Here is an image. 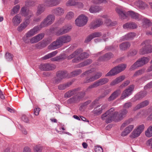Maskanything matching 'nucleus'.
Segmentation results:
<instances>
[{"instance_id":"7c9ffc66","label":"nucleus","mask_w":152,"mask_h":152,"mask_svg":"<svg viewBox=\"0 0 152 152\" xmlns=\"http://www.w3.org/2000/svg\"><path fill=\"white\" fill-rule=\"evenodd\" d=\"M133 125H131L126 127L124 130V132L121 133V135L123 136H125L129 134L132 130L134 128Z\"/></svg>"},{"instance_id":"39448f33","label":"nucleus","mask_w":152,"mask_h":152,"mask_svg":"<svg viewBox=\"0 0 152 152\" xmlns=\"http://www.w3.org/2000/svg\"><path fill=\"white\" fill-rule=\"evenodd\" d=\"M72 28V26L69 25H66L61 28H58L55 31L56 34L57 36L64 34L69 32Z\"/></svg>"},{"instance_id":"6e6d98bb","label":"nucleus","mask_w":152,"mask_h":152,"mask_svg":"<svg viewBox=\"0 0 152 152\" xmlns=\"http://www.w3.org/2000/svg\"><path fill=\"white\" fill-rule=\"evenodd\" d=\"M79 101V99L77 98V96H75L69 99L68 101L69 103H71L76 102Z\"/></svg>"},{"instance_id":"f03ea898","label":"nucleus","mask_w":152,"mask_h":152,"mask_svg":"<svg viewBox=\"0 0 152 152\" xmlns=\"http://www.w3.org/2000/svg\"><path fill=\"white\" fill-rule=\"evenodd\" d=\"M118 112L115 111L114 108L112 107L103 114L101 118L107 123L111 122L113 120L116 121V116Z\"/></svg>"},{"instance_id":"473e14b6","label":"nucleus","mask_w":152,"mask_h":152,"mask_svg":"<svg viewBox=\"0 0 152 152\" xmlns=\"http://www.w3.org/2000/svg\"><path fill=\"white\" fill-rule=\"evenodd\" d=\"M77 89H74L70 90L66 92L64 95L65 98H69L77 94Z\"/></svg>"},{"instance_id":"cd10ccee","label":"nucleus","mask_w":152,"mask_h":152,"mask_svg":"<svg viewBox=\"0 0 152 152\" xmlns=\"http://www.w3.org/2000/svg\"><path fill=\"white\" fill-rule=\"evenodd\" d=\"M120 72L118 67L116 66L112 69L109 72L106 74L105 76H111L115 75Z\"/></svg>"},{"instance_id":"f704fd0d","label":"nucleus","mask_w":152,"mask_h":152,"mask_svg":"<svg viewBox=\"0 0 152 152\" xmlns=\"http://www.w3.org/2000/svg\"><path fill=\"white\" fill-rule=\"evenodd\" d=\"M125 78V77L124 75L119 76L113 80L110 84V85L111 86H113L117 84L123 80Z\"/></svg>"},{"instance_id":"bb28decb","label":"nucleus","mask_w":152,"mask_h":152,"mask_svg":"<svg viewBox=\"0 0 152 152\" xmlns=\"http://www.w3.org/2000/svg\"><path fill=\"white\" fill-rule=\"evenodd\" d=\"M63 45L64 44L70 42L72 39L71 36L68 35H65L59 37Z\"/></svg>"},{"instance_id":"37998d69","label":"nucleus","mask_w":152,"mask_h":152,"mask_svg":"<svg viewBox=\"0 0 152 152\" xmlns=\"http://www.w3.org/2000/svg\"><path fill=\"white\" fill-rule=\"evenodd\" d=\"M130 46V44L128 42H123L120 45V48L121 50H124L127 49Z\"/></svg>"},{"instance_id":"f3484780","label":"nucleus","mask_w":152,"mask_h":152,"mask_svg":"<svg viewBox=\"0 0 152 152\" xmlns=\"http://www.w3.org/2000/svg\"><path fill=\"white\" fill-rule=\"evenodd\" d=\"M45 34L43 33L39 34L32 38L30 39V42L33 44L36 43L42 39L44 37Z\"/></svg>"},{"instance_id":"774afa93","label":"nucleus","mask_w":152,"mask_h":152,"mask_svg":"<svg viewBox=\"0 0 152 152\" xmlns=\"http://www.w3.org/2000/svg\"><path fill=\"white\" fill-rule=\"evenodd\" d=\"M42 147L40 145H36L34 148V152H42Z\"/></svg>"},{"instance_id":"864d4df0","label":"nucleus","mask_w":152,"mask_h":152,"mask_svg":"<svg viewBox=\"0 0 152 152\" xmlns=\"http://www.w3.org/2000/svg\"><path fill=\"white\" fill-rule=\"evenodd\" d=\"M74 16V14L73 12L70 11L68 12L65 18L68 20H70L73 18Z\"/></svg>"},{"instance_id":"2f4dec72","label":"nucleus","mask_w":152,"mask_h":152,"mask_svg":"<svg viewBox=\"0 0 152 152\" xmlns=\"http://www.w3.org/2000/svg\"><path fill=\"white\" fill-rule=\"evenodd\" d=\"M103 23V22L101 20H97L94 23L91 24L90 28L95 29L99 27Z\"/></svg>"},{"instance_id":"4c0bfd02","label":"nucleus","mask_w":152,"mask_h":152,"mask_svg":"<svg viewBox=\"0 0 152 152\" xmlns=\"http://www.w3.org/2000/svg\"><path fill=\"white\" fill-rule=\"evenodd\" d=\"M12 22L15 25H18L21 22V16L19 14L15 15L13 18Z\"/></svg>"},{"instance_id":"603ef678","label":"nucleus","mask_w":152,"mask_h":152,"mask_svg":"<svg viewBox=\"0 0 152 152\" xmlns=\"http://www.w3.org/2000/svg\"><path fill=\"white\" fill-rule=\"evenodd\" d=\"M147 93L145 92H141L137 93L136 96L137 97L138 100H140L144 97L146 95Z\"/></svg>"},{"instance_id":"2eb2a0df","label":"nucleus","mask_w":152,"mask_h":152,"mask_svg":"<svg viewBox=\"0 0 152 152\" xmlns=\"http://www.w3.org/2000/svg\"><path fill=\"white\" fill-rule=\"evenodd\" d=\"M52 12L56 16H59L63 15L64 13L65 10L64 8L58 7L53 9Z\"/></svg>"},{"instance_id":"3c124183","label":"nucleus","mask_w":152,"mask_h":152,"mask_svg":"<svg viewBox=\"0 0 152 152\" xmlns=\"http://www.w3.org/2000/svg\"><path fill=\"white\" fill-rule=\"evenodd\" d=\"M145 71V69L142 68L135 72L133 75V77H136L142 75L144 73Z\"/></svg>"},{"instance_id":"dca6fc26","label":"nucleus","mask_w":152,"mask_h":152,"mask_svg":"<svg viewBox=\"0 0 152 152\" xmlns=\"http://www.w3.org/2000/svg\"><path fill=\"white\" fill-rule=\"evenodd\" d=\"M60 0H45V5L48 7H53L58 4Z\"/></svg>"},{"instance_id":"a18cd8bd","label":"nucleus","mask_w":152,"mask_h":152,"mask_svg":"<svg viewBox=\"0 0 152 152\" xmlns=\"http://www.w3.org/2000/svg\"><path fill=\"white\" fill-rule=\"evenodd\" d=\"M145 134L148 137L152 136V125L150 126L145 131Z\"/></svg>"},{"instance_id":"338daca9","label":"nucleus","mask_w":152,"mask_h":152,"mask_svg":"<svg viewBox=\"0 0 152 152\" xmlns=\"http://www.w3.org/2000/svg\"><path fill=\"white\" fill-rule=\"evenodd\" d=\"M62 80H61L57 75H56V77L53 78V81L54 83L56 84H58Z\"/></svg>"},{"instance_id":"49530a36","label":"nucleus","mask_w":152,"mask_h":152,"mask_svg":"<svg viewBox=\"0 0 152 152\" xmlns=\"http://www.w3.org/2000/svg\"><path fill=\"white\" fill-rule=\"evenodd\" d=\"M142 23L143 26L146 28L152 25V23L147 18L143 19Z\"/></svg>"},{"instance_id":"09e8293b","label":"nucleus","mask_w":152,"mask_h":152,"mask_svg":"<svg viewBox=\"0 0 152 152\" xmlns=\"http://www.w3.org/2000/svg\"><path fill=\"white\" fill-rule=\"evenodd\" d=\"M20 8V6L19 5H17L14 7L12 9V11L11 13V14L13 15L17 13Z\"/></svg>"},{"instance_id":"0e129e2a","label":"nucleus","mask_w":152,"mask_h":152,"mask_svg":"<svg viewBox=\"0 0 152 152\" xmlns=\"http://www.w3.org/2000/svg\"><path fill=\"white\" fill-rule=\"evenodd\" d=\"M145 128V126L144 124H142L138 126L137 128L135 129L139 132L141 133L143 131Z\"/></svg>"},{"instance_id":"393cba45","label":"nucleus","mask_w":152,"mask_h":152,"mask_svg":"<svg viewBox=\"0 0 152 152\" xmlns=\"http://www.w3.org/2000/svg\"><path fill=\"white\" fill-rule=\"evenodd\" d=\"M80 51H81V50L77 49L73 53L68 56H67L66 55H63V57H65L66 56V58H67L68 60H70L74 58H75L77 57L79 55V54L80 53Z\"/></svg>"},{"instance_id":"c03bdc74","label":"nucleus","mask_w":152,"mask_h":152,"mask_svg":"<svg viewBox=\"0 0 152 152\" xmlns=\"http://www.w3.org/2000/svg\"><path fill=\"white\" fill-rule=\"evenodd\" d=\"M71 85L70 83L60 84L58 86V89L59 90H63L69 87Z\"/></svg>"},{"instance_id":"ddd939ff","label":"nucleus","mask_w":152,"mask_h":152,"mask_svg":"<svg viewBox=\"0 0 152 152\" xmlns=\"http://www.w3.org/2000/svg\"><path fill=\"white\" fill-rule=\"evenodd\" d=\"M39 30V26H35L26 34V38L30 37L37 34Z\"/></svg>"},{"instance_id":"5701e85b","label":"nucleus","mask_w":152,"mask_h":152,"mask_svg":"<svg viewBox=\"0 0 152 152\" xmlns=\"http://www.w3.org/2000/svg\"><path fill=\"white\" fill-rule=\"evenodd\" d=\"M143 66L142 62L139 58L130 67L129 70L131 71L134 70L138 67H140Z\"/></svg>"},{"instance_id":"79ce46f5","label":"nucleus","mask_w":152,"mask_h":152,"mask_svg":"<svg viewBox=\"0 0 152 152\" xmlns=\"http://www.w3.org/2000/svg\"><path fill=\"white\" fill-rule=\"evenodd\" d=\"M92 60L90 59H88L85 61L81 62L78 64V66L79 67H81L84 66L88 65L92 62Z\"/></svg>"},{"instance_id":"a211bd4d","label":"nucleus","mask_w":152,"mask_h":152,"mask_svg":"<svg viewBox=\"0 0 152 152\" xmlns=\"http://www.w3.org/2000/svg\"><path fill=\"white\" fill-rule=\"evenodd\" d=\"M121 93V91L120 89H118L116 90L108 98V100L109 101L114 100L120 95Z\"/></svg>"},{"instance_id":"13d9d810","label":"nucleus","mask_w":152,"mask_h":152,"mask_svg":"<svg viewBox=\"0 0 152 152\" xmlns=\"http://www.w3.org/2000/svg\"><path fill=\"white\" fill-rule=\"evenodd\" d=\"M132 121V118L129 119L127 120H126L125 122L122 125L121 128L123 129L127 125L129 124Z\"/></svg>"},{"instance_id":"6e6552de","label":"nucleus","mask_w":152,"mask_h":152,"mask_svg":"<svg viewBox=\"0 0 152 152\" xmlns=\"http://www.w3.org/2000/svg\"><path fill=\"white\" fill-rule=\"evenodd\" d=\"M134 89V86L131 85L129 86L128 88L124 91L120 97L121 99H124L128 97L132 93Z\"/></svg>"},{"instance_id":"ea45409f","label":"nucleus","mask_w":152,"mask_h":152,"mask_svg":"<svg viewBox=\"0 0 152 152\" xmlns=\"http://www.w3.org/2000/svg\"><path fill=\"white\" fill-rule=\"evenodd\" d=\"M58 51L57 50L54 51L47 55H45L42 58L43 60H45L55 56L58 53Z\"/></svg>"},{"instance_id":"4468645a","label":"nucleus","mask_w":152,"mask_h":152,"mask_svg":"<svg viewBox=\"0 0 152 152\" xmlns=\"http://www.w3.org/2000/svg\"><path fill=\"white\" fill-rule=\"evenodd\" d=\"M102 36V34L100 32H95L89 35L85 39L84 42L87 43L90 42L95 37H99Z\"/></svg>"},{"instance_id":"9b49d317","label":"nucleus","mask_w":152,"mask_h":152,"mask_svg":"<svg viewBox=\"0 0 152 152\" xmlns=\"http://www.w3.org/2000/svg\"><path fill=\"white\" fill-rule=\"evenodd\" d=\"M102 73L100 72H97L96 74L93 76L86 77L83 82L84 83H89L94 81L96 80L99 78L102 75Z\"/></svg>"},{"instance_id":"58836bf2","label":"nucleus","mask_w":152,"mask_h":152,"mask_svg":"<svg viewBox=\"0 0 152 152\" xmlns=\"http://www.w3.org/2000/svg\"><path fill=\"white\" fill-rule=\"evenodd\" d=\"M56 75L62 80L67 77L68 74L66 71H59L57 73Z\"/></svg>"},{"instance_id":"c9c22d12","label":"nucleus","mask_w":152,"mask_h":152,"mask_svg":"<svg viewBox=\"0 0 152 152\" xmlns=\"http://www.w3.org/2000/svg\"><path fill=\"white\" fill-rule=\"evenodd\" d=\"M30 22L29 20H27V19L23 23L21 24L18 28L17 30L19 31H21L24 30L29 24Z\"/></svg>"},{"instance_id":"680f3d73","label":"nucleus","mask_w":152,"mask_h":152,"mask_svg":"<svg viewBox=\"0 0 152 152\" xmlns=\"http://www.w3.org/2000/svg\"><path fill=\"white\" fill-rule=\"evenodd\" d=\"M120 72L124 71L126 67V65L125 64H122L117 66Z\"/></svg>"},{"instance_id":"5fc2aeb1","label":"nucleus","mask_w":152,"mask_h":152,"mask_svg":"<svg viewBox=\"0 0 152 152\" xmlns=\"http://www.w3.org/2000/svg\"><path fill=\"white\" fill-rule=\"evenodd\" d=\"M143 66L147 64L149 61V58L147 57H143L140 58Z\"/></svg>"},{"instance_id":"6ab92c4d","label":"nucleus","mask_w":152,"mask_h":152,"mask_svg":"<svg viewBox=\"0 0 152 152\" xmlns=\"http://www.w3.org/2000/svg\"><path fill=\"white\" fill-rule=\"evenodd\" d=\"M56 68L55 66L52 64H46L41 65L40 66L41 69L44 71L52 70Z\"/></svg>"},{"instance_id":"de8ad7c7","label":"nucleus","mask_w":152,"mask_h":152,"mask_svg":"<svg viewBox=\"0 0 152 152\" xmlns=\"http://www.w3.org/2000/svg\"><path fill=\"white\" fill-rule=\"evenodd\" d=\"M141 134L140 133L135 129L132 132L130 136L131 138H134L138 137Z\"/></svg>"},{"instance_id":"4d7b16f0","label":"nucleus","mask_w":152,"mask_h":152,"mask_svg":"<svg viewBox=\"0 0 152 152\" xmlns=\"http://www.w3.org/2000/svg\"><path fill=\"white\" fill-rule=\"evenodd\" d=\"M132 121V118L129 119L127 120H126L125 122L122 125L121 128L123 129L127 125L129 124Z\"/></svg>"},{"instance_id":"c85d7f7f","label":"nucleus","mask_w":152,"mask_h":152,"mask_svg":"<svg viewBox=\"0 0 152 152\" xmlns=\"http://www.w3.org/2000/svg\"><path fill=\"white\" fill-rule=\"evenodd\" d=\"M102 9L101 7L98 6H91L89 9V11L91 13H95L97 12L101 11Z\"/></svg>"},{"instance_id":"e433bc0d","label":"nucleus","mask_w":152,"mask_h":152,"mask_svg":"<svg viewBox=\"0 0 152 152\" xmlns=\"http://www.w3.org/2000/svg\"><path fill=\"white\" fill-rule=\"evenodd\" d=\"M149 103V102L147 100H145L140 104H137L135 107L134 108V110H136L140 108L144 107L147 106Z\"/></svg>"},{"instance_id":"aec40b11","label":"nucleus","mask_w":152,"mask_h":152,"mask_svg":"<svg viewBox=\"0 0 152 152\" xmlns=\"http://www.w3.org/2000/svg\"><path fill=\"white\" fill-rule=\"evenodd\" d=\"M134 5L137 8L141 10H144L147 7L146 4L140 0L136 1L134 3Z\"/></svg>"},{"instance_id":"f257e3e1","label":"nucleus","mask_w":152,"mask_h":152,"mask_svg":"<svg viewBox=\"0 0 152 152\" xmlns=\"http://www.w3.org/2000/svg\"><path fill=\"white\" fill-rule=\"evenodd\" d=\"M115 10L120 17L123 19H126L129 15L131 16L132 18L137 20H139L141 18V16L137 13L132 11H129L126 12L119 7H117L115 8Z\"/></svg>"},{"instance_id":"052dcab7","label":"nucleus","mask_w":152,"mask_h":152,"mask_svg":"<svg viewBox=\"0 0 152 152\" xmlns=\"http://www.w3.org/2000/svg\"><path fill=\"white\" fill-rule=\"evenodd\" d=\"M132 105V103L130 102H126L123 104V107L124 109H127L131 108Z\"/></svg>"},{"instance_id":"423d86ee","label":"nucleus","mask_w":152,"mask_h":152,"mask_svg":"<svg viewBox=\"0 0 152 152\" xmlns=\"http://www.w3.org/2000/svg\"><path fill=\"white\" fill-rule=\"evenodd\" d=\"M87 21V18L83 15H80L75 20L76 25L79 27L84 26L86 24Z\"/></svg>"},{"instance_id":"69168bd1","label":"nucleus","mask_w":152,"mask_h":152,"mask_svg":"<svg viewBox=\"0 0 152 152\" xmlns=\"http://www.w3.org/2000/svg\"><path fill=\"white\" fill-rule=\"evenodd\" d=\"M97 87L96 86V85L95 82H94V83H93L92 84L89 86L85 90L86 91H89L91 90V89L96 88Z\"/></svg>"},{"instance_id":"b1692460","label":"nucleus","mask_w":152,"mask_h":152,"mask_svg":"<svg viewBox=\"0 0 152 152\" xmlns=\"http://www.w3.org/2000/svg\"><path fill=\"white\" fill-rule=\"evenodd\" d=\"M143 66L142 62L139 58L130 67L129 70L131 71L134 70L138 67H140Z\"/></svg>"},{"instance_id":"e2e57ef3","label":"nucleus","mask_w":152,"mask_h":152,"mask_svg":"<svg viewBox=\"0 0 152 152\" xmlns=\"http://www.w3.org/2000/svg\"><path fill=\"white\" fill-rule=\"evenodd\" d=\"M81 72L82 71L80 69H78L71 72V76L72 77L75 76L80 74Z\"/></svg>"},{"instance_id":"a878e982","label":"nucleus","mask_w":152,"mask_h":152,"mask_svg":"<svg viewBox=\"0 0 152 152\" xmlns=\"http://www.w3.org/2000/svg\"><path fill=\"white\" fill-rule=\"evenodd\" d=\"M136 35L134 32H129L122 37V41L130 40L133 39Z\"/></svg>"},{"instance_id":"8fccbe9b","label":"nucleus","mask_w":152,"mask_h":152,"mask_svg":"<svg viewBox=\"0 0 152 152\" xmlns=\"http://www.w3.org/2000/svg\"><path fill=\"white\" fill-rule=\"evenodd\" d=\"M111 91L110 89H107L104 91L101 95L99 96V99H102L105 97Z\"/></svg>"},{"instance_id":"a19ab883","label":"nucleus","mask_w":152,"mask_h":152,"mask_svg":"<svg viewBox=\"0 0 152 152\" xmlns=\"http://www.w3.org/2000/svg\"><path fill=\"white\" fill-rule=\"evenodd\" d=\"M45 10L44 5L42 4H40L38 5L37 8V15H39L43 13Z\"/></svg>"},{"instance_id":"1a4fd4ad","label":"nucleus","mask_w":152,"mask_h":152,"mask_svg":"<svg viewBox=\"0 0 152 152\" xmlns=\"http://www.w3.org/2000/svg\"><path fill=\"white\" fill-rule=\"evenodd\" d=\"M78 50H81V51L79 54V55L77 57L74 58L72 60L73 63L79 62L82 61L84 58H87L88 56L89 55L86 52L82 53L83 50L81 49H78Z\"/></svg>"},{"instance_id":"20e7f679","label":"nucleus","mask_w":152,"mask_h":152,"mask_svg":"<svg viewBox=\"0 0 152 152\" xmlns=\"http://www.w3.org/2000/svg\"><path fill=\"white\" fill-rule=\"evenodd\" d=\"M55 19L54 15H50L48 16L40 23L39 27L42 28L50 25L53 23Z\"/></svg>"},{"instance_id":"0eeeda50","label":"nucleus","mask_w":152,"mask_h":152,"mask_svg":"<svg viewBox=\"0 0 152 152\" xmlns=\"http://www.w3.org/2000/svg\"><path fill=\"white\" fill-rule=\"evenodd\" d=\"M63 45L59 37L56 39V41L53 42L48 46L49 49L55 50L60 48Z\"/></svg>"},{"instance_id":"9d476101","label":"nucleus","mask_w":152,"mask_h":152,"mask_svg":"<svg viewBox=\"0 0 152 152\" xmlns=\"http://www.w3.org/2000/svg\"><path fill=\"white\" fill-rule=\"evenodd\" d=\"M20 12L22 16L26 17V20L27 19V20H28L33 15L32 12L25 7L22 8Z\"/></svg>"},{"instance_id":"412c9836","label":"nucleus","mask_w":152,"mask_h":152,"mask_svg":"<svg viewBox=\"0 0 152 152\" xmlns=\"http://www.w3.org/2000/svg\"><path fill=\"white\" fill-rule=\"evenodd\" d=\"M114 56V55L111 53L109 52L105 54L102 56H100L99 58L100 61H106L110 60Z\"/></svg>"},{"instance_id":"f8f14e48","label":"nucleus","mask_w":152,"mask_h":152,"mask_svg":"<svg viewBox=\"0 0 152 152\" xmlns=\"http://www.w3.org/2000/svg\"><path fill=\"white\" fill-rule=\"evenodd\" d=\"M128 113L127 110L126 109H123L119 112V114H118V112L116 116V121H120L125 118Z\"/></svg>"},{"instance_id":"7ed1b4c3","label":"nucleus","mask_w":152,"mask_h":152,"mask_svg":"<svg viewBox=\"0 0 152 152\" xmlns=\"http://www.w3.org/2000/svg\"><path fill=\"white\" fill-rule=\"evenodd\" d=\"M151 43V40H147L143 41L141 43V45L142 48L139 51L140 54L144 55L152 52V46L149 45Z\"/></svg>"},{"instance_id":"bf43d9fd","label":"nucleus","mask_w":152,"mask_h":152,"mask_svg":"<svg viewBox=\"0 0 152 152\" xmlns=\"http://www.w3.org/2000/svg\"><path fill=\"white\" fill-rule=\"evenodd\" d=\"M66 58V56L65 57H63V55H60L58 56H56L54 58H52L51 59V60L52 61H58V60L62 59H65V58Z\"/></svg>"},{"instance_id":"4be33fe9","label":"nucleus","mask_w":152,"mask_h":152,"mask_svg":"<svg viewBox=\"0 0 152 152\" xmlns=\"http://www.w3.org/2000/svg\"><path fill=\"white\" fill-rule=\"evenodd\" d=\"M107 107V105H103L101 107L100 105L94 108L93 111V113L95 115H99L102 113V110Z\"/></svg>"},{"instance_id":"72a5a7b5","label":"nucleus","mask_w":152,"mask_h":152,"mask_svg":"<svg viewBox=\"0 0 152 152\" xmlns=\"http://www.w3.org/2000/svg\"><path fill=\"white\" fill-rule=\"evenodd\" d=\"M109 79L106 78L101 79L95 82L97 87L106 84L108 82Z\"/></svg>"},{"instance_id":"c756f323","label":"nucleus","mask_w":152,"mask_h":152,"mask_svg":"<svg viewBox=\"0 0 152 152\" xmlns=\"http://www.w3.org/2000/svg\"><path fill=\"white\" fill-rule=\"evenodd\" d=\"M123 27L124 29H134L137 28V24L133 23H127L123 25Z\"/></svg>"}]
</instances>
